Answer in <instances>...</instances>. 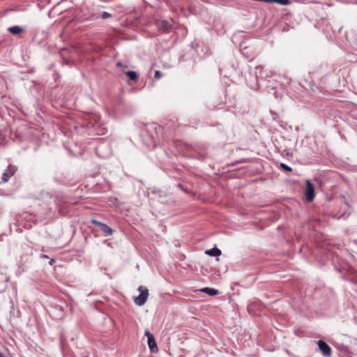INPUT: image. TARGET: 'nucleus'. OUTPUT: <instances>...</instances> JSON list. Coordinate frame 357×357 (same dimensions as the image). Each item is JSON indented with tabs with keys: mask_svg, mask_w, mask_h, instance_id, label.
<instances>
[{
	"mask_svg": "<svg viewBox=\"0 0 357 357\" xmlns=\"http://www.w3.org/2000/svg\"><path fill=\"white\" fill-rule=\"evenodd\" d=\"M45 195L49 197H52V195L49 192H45Z\"/></svg>",
	"mask_w": 357,
	"mask_h": 357,
	"instance_id": "20",
	"label": "nucleus"
},
{
	"mask_svg": "<svg viewBox=\"0 0 357 357\" xmlns=\"http://www.w3.org/2000/svg\"><path fill=\"white\" fill-rule=\"evenodd\" d=\"M317 344L324 356H330L331 355V349L324 341L319 340Z\"/></svg>",
	"mask_w": 357,
	"mask_h": 357,
	"instance_id": "8",
	"label": "nucleus"
},
{
	"mask_svg": "<svg viewBox=\"0 0 357 357\" xmlns=\"http://www.w3.org/2000/svg\"><path fill=\"white\" fill-rule=\"evenodd\" d=\"M259 1L266 3H278L281 5H288L289 3V0H259Z\"/></svg>",
	"mask_w": 357,
	"mask_h": 357,
	"instance_id": "13",
	"label": "nucleus"
},
{
	"mask_svg": "<svg viewBox=\"0 0 357 357\" xmlns=\"http://www.w3.org/2000/svg\"><path fill=\"white\" fill-rule=\"evenodd\" d=\"M206 254L213 257H218L221 255V250L217 248H213L206 250Z\"/></svg>",
	"mask_w": 357,
	"mask_h": 357,
	"instance_id": "11",
	"label": "nucleus"
},
{
	"mask_svg": "<svg viewBox=\"0 0 357 357\" xmlns=\"http://www.w3.org/2000/svg\"><path fill=\"white\" fill-rule=\"evenodd\" d=\"M154 76H155V78L160 79L162 77V73H160V71L156 70L155 72Z\"/></svg>",
	"mask_w": 357,
	"mask_h": 357,
	"instance_id": "19",
	"label": "nucleus"
},
{
	"mask_svg": "<svg viewBox=\"0 0 357 357\" xmlns=\"http://www.w3.org/2000/svg\"><path fill=\"white\" fill-rule=\"evenodd\" d=\"M160 128H158L155 124H151L146 127L147 132H150V140L146 142L149 146H154L158 137V130Z\"/></svg>",
	"mask_w": 357,
	"mask_h": 357,
	"instance_id": "3",
	"label": "nucleus"
},
{
	"mask_svg": "<svg viewBox=\"0 0 357 357\" xmlns=\"http://www.w3.org/2000/svg\"><path fill=\"white\" fill-rule=\"evenodd\" d=\"M280 166L284 171H287V172L292 171V169L289 166H288L287 165H286L284 163H280Z\"/></svg>",
	"mask_w": 357,
	"mask_h": 357,
	"instance_id": "16",
	"label": "nucleus"
},
{
	"mask_svg": "<svg viewBox=\"0 0 357 357\" xmlns=\"http://www.w3.org/2000/svg\"><path fill=\"white\" fill-rule=\"evenodd\" d=\"M126 73L131 80L135 81L137 79V75L135 71L130 70Z\"/></svg>",
	"mask_w": 357,
	"mask_h": 357,
	"instance_id": "15",
	"label": "nucleus"
},
{
	"mask_svg": "<svg viewBox=\"0 0 357 357\" xmlns=\"http://www.w3.org/2000/svg\"><path fill=\"white\" fill-rule=\"evenodd\" d=\"M40 257H42V258H47V256L45 255H41Z\"/></svg>",
	"mask_w": 357,
	"mask_h": 357,
	"instance_id": "22",
	"label": "nucleus"
},
{
	"mask_svg": "<svg viewBox=\"0 0 357 357\" xmlns=\"http://www.w3.org/2000/svg\"><path fill=\"white\" fill-rule=\"evenodd\" d=\"M145 335L147 337L148 345H149L150 350L152 352L157 351L158 347H157V344L155 340V337H154L152 333H151V332L148 329H146L145 331Z\"/></svg>",
	"mask_w": 357,
	"mask_h": 357,
	"instance_id": "5",
	"label": "nucleus"
},
{
	"mask_svg": "<svg viewBox=\"0 0 357 357\" xmlns=\"http://www.w3.org/2000/svg\"><path fill=\"white\" fill-rule=\"evenodd\" d=\"M263 68L261 66H256L254 70L250 72V75L255 76V82L252 81H248V84L250 87L252 89L257 90L260 89L264 86L263 82L265 81L263 77Z\"/></svg>",
	"mask_w": 357,
	"mask_h": 357,
	"instance_id": "1",
	"label": "nucleus"
},
{
	"mask_svg": "<svg viewBox=\"0 0 357 357\" xmlns=\"http://www.w3.org/2000/svg\"><path fill=\"white\" fill-rule=\"evenodd\" d=\"M200 291L204 292L210 296H215L218 294V290L209 287L203 288L200 290Z\"/></svg>",
	"mask_w": 357,
	"mask_h": 357,
	"instance_id": "12",
	"label": "nucleus"
},
{
	"mask_svg": "<svg viewBox=\"0 0 357 357\" xmlns=\"http://www.w3.org/2000/svg\"><path fill=\"white\" fill-rule=\"evenodd\" d=\"M158 27L162 31H169L172 28V24L167 20H162L158 23Z\"/></svg>",
	"mask_w": 357,
	"mask_h": 357,
	"instance_id": "9",
	"label": "nucleus"
},
{
	"mask_svg": "<svg viewBox=\"0 0 357 357\" xmlns=\"http://www.w3.org/2000/svg\"><path fill=\"white\" fill-rule=\"evenodd\" d=\"M87 119L89 120V123L86 126L93 127L99 121L100 117L96 114H90L87 116Z\"/></svg>",
	"mask_w": 357,
	"mask_h": 357,
	"instance_id": "10",
	"label": "nucleus"
},
{
	"mask_svg": "<svg viewBox=\"0 0 357 357\" xmlns=\"http://www.w3.org/2000/svg\"><path fill=\"white\" fill-rule=\"evenodd\" d=\"M92 222L93 225L99 227L101 231L104 232L105 235L110 236L113 234V230L112 229V228L107 225L106 224L99 222L98 220H93Z\"/></svg>",
	"mask_w": 357,
	"mask_h": 357,
	"instance_id": "7",
	"label": "nucleus"
},
{
	"mask_svg": "<svg viewBox=\"0 0 357 357\" xmlns=\"http://www.w3.org/2000/svg\"><path fill=\"white\" fill-rule=\"evenodd\" d=\"M53 262H54V259H51V260L50 261V264L52 265Z\"/></svg>",
	"mask_w": 357,
	"mask_h": 357,
	"instance_id": "21",
	"label": "nucleus"
},
{
	"mask_svg": "<svg viewBox=\"0 0 357 357\" xmlns=\"http://www.w3.org/2000/svg\"><path fill=\"white\" fill-rule=\"evenodd\" d=\"M0 357H4V356L0 352Z\"/></svg>",
	"mask_w": 357,
	"mask_h": 357,
	"instance_id": "23",
	"label": "nucleus"
},
{
	"mask_svg": "<svg viewBox=\"0 0 357 357\" xmlns=\"http://www.w3.org/2000/svg\"><path fill=\"white\" fill-rule=\"evenodd\" d=\"M17 168L15 166L9 165L6 169L3 172L1 180L3 183L8 182L9 178L15 173Z\"/></svg>",
	"mask_w": 357,
	"mask_h": 357,
	"instance_id": "6",
	"label": "nucleus"
},
{
	"mask_svg": "<svg viewBox=\"0 0 357 357\" xmlns=\"http://www.w3.org/2000/svg\"><path fill=\"white\" fill-rule=\"evenodd\" d=\"M95 130L98 132V134L103 135L106 132V128H100V130L98 128H95Z\"/></svg>",
	"mask_w": 357,
	"mask_h": 357,
	"instance_id": "18",
	"label": "nucleus"
},
{
	"mask_svg": "<svg viewBox=\"0 0 357 357\" xmlns=\"http://www.w3.org/2000/svg\"><path fill=\"white\" fill-rule=\"evenodd\" d=\"M8 31L10 33L13 34H18L23 31V29L18 26H13L8 28Z\"/></svg>",
	"mask_w": 357,
	"mask_h": 357,
	"instance_id": "14",
	"label": "nucleus"
},
{
	"mask_svg": "<svg viewBox=\"0 0 357 357\" xmlns=\"http://www.w3.org/2000/svg\"><path fill=\"white\" fill-rule=\"evenodd\" d=\"M305 196L307 202H312L314 198V186L309 180L306 181Z\"/></svg>",
	"mask_w": 357,
	"mask_h": 357,
	"instance_id": "4",
	"label": "nucleus"
},
{
	"mask_svg": "<svg viewBox=\"0 0 357 357\" xmlns=\"http://www.w3.org/2000/svg\"><path fill=\"white\" fill-rule=\"evenodd\" d=\"M137 290L139 294L134 299V302L137 305L142 306L146 302L149 297V290L144 286H139Z\"/></svg>",
	"mask_w": 357,
	"mask_h": 357,
	"instance_id": "2",
	"label": "nucleus"
},
{
	"mask_svg": "<svg viewBox=\"0 0 357 357\" xmlns=\"http://www.w3.org/2000/svg\"><path fill=\"white\" fill-rule=\"evenodd\" d=\"M112 17V15L107 12H103L102 14H101V18L102 20H106L109 17Z\"/></svg>",
	"mask_w": 357,
	"mask_h": 357,
	"instance_id": "17",
	"label": "nucleus"
}]
</instances>
